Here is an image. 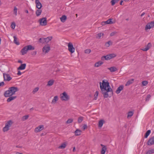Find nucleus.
Instances as JSON below:
<instances>
[{"mask_svg": "<svg viewBox=\"0 0 154 154\" xmlns=\"http://www.w3.org/2000/svg\"><path fill=\"white\" fill-rule=\"evenodd\" d=\"M100 92L103 95L104 98H107L109 97V93L110 95L113 94V91L111 88L109 83L107 81L103 80L102 82L100 83Z\"/></svg>", "mask_w": 154, "mask_h": 154, "instance_id": "obj_1", "label": "nucleus"}, {"mask_svg": "<svg viewBox=\"0 0 154 154\" xmlns=\"http://www.w3.org/2000/svg\"><path fill=\"white\" fill-rule=\"evenodd\" d=\"M116 56V55L114 54H108L106 56H102L101 59L102 60H108Z\"/></svg>", "mask_w": 154, "mask_h": 154, "instance_id": "obj_2", "label": "nucleus"}, {"mask_svg": "<svg viewBox=\"0 0 154 154\" xmlns=\"http://www.w3.org/2000/svg\"><path fill=\"white\" fill-rule=\"evenodd\" d=\"M60 97L61 100L63 101H66L68 100L69 99V96L65 92L60 94Z\"/></svg>", "mask_w": 154, "mask_h": 154, "instance_id": "obj_3", "label": "nucleus"}, {"mask_svg": "<svg viewBox=\"0 0 154 154\" xmlns=\"http://www.w3.org/2000/svg\"><path fill=\"white\" fill-rule=\"evenodd\" d=\"M4 81H10L12 79L10 75L8 73H3Z\"/></svg>", "mask_w": 154, "mask_h": 154, "instance_id": "obj_4", "label": "nucleus"}, {"mask_svg": "<svg viewBox=\"0 0 154 154\" xmlns=\"http://www.w3.org/2000/svg\"><path fill=\"white\" fill-rule=\"evenodd\" d=\"M8 89L12 94H11L12 95L14 94L16 92L19 90L18 88L15 87H10Z\"/></svg>", "mask_w": 154, "mask_h": 154, "instance_id": "obj_5", "label": "nucleus"}, {"mask_svg": "<svg viewBox=\"0 0 154 154\" xmlns=\"http://www.w3.org/2000/svg\"><path fill=\"white\" fill-rule=\"evenodd\" d=\"M40 24L42 26H45L47 25V21L46 17H43L39 20Z\"/></svg>", "mask_w": 154, "mask_h": 154, "instance_id": "obj_6", "label": "nucleus"}, {"mask_svg": "<svg viewBox=\"0 0 154 154\" xmlns=\"http://www.w3.org/2000/svg\"><path fill=\"white\" fill-rule=\"evenodd\" d=\"M154 26V20L148 23L145 27V30L152 28Z\"/></svg>", "mask_w": 154, "mask_h": 154, "instance_id": "obj_7", "label": "nucleus"}, {"mask_svg": "<svg viewBox=\"0 0 154 154\" xmlns=\"http://www.w3.org/2000/svg\"><path fill=\"white\" fill-rule=\"evenodd\" d=\"M68 50L71 53H73L75 50V49L74 48L72 43L69 42L68 44Z\"/></svg>", "mask_w": 154, "mask_h": 154, "instance_id": "obj_8", "label": "nucleus"}, {"mask_svg": "<svg viewBox=\"0 0 154 154\" xmlns=\"http://www.w3.org/2000/svg\"><path fill=\"white\" fill-rule=\"evenodd\" d=\"M147 144L149 146H151L154 144V136L149 138L147 141Z\"/></svg>", "mask_w": 154, "mask_h": 154, "instance_id": "obj_9", "label": "nucleus"}, {"mask_svg": "<svg viewBox=\"0 0 154 154\" xmlns=\"http://www.w3.org/2000/svg\"><path fill=\"white\" fill-rule=\"evenodd\" d=\"M44 128L43 125H40L35 128L34 131L36 133L42 130Z\"/></svg>", "mask_w": 154, "mask_h": 154, "instance_id": "obj_10", "label": "nucleus"}, {"mask_svg": "<svg viewBox=\"0 0 154 154\" xmlns=\"http://www.w3.org/2000/svg\"><path fill=\"white\" fill-rule=\"evenodd\" d=\"M50 50V47L49 45H46L44 46L43 48V51L45 53H48Z\"/></svg>", "mask_w": 154, "mask_h": 154, "instance_id": "obj_11", "label": "nucleus"}, {"mask_svg": "<svg viewBox=\"0 0 154 154\" xmlns=\"http://www.w3.org/2000/svg\"><path fill=\"white\" fill-rule=\"evenodd\" d=\"M35 4H36V8L38 9H41L42 7V4L39 0H35Z\"/></svg>", "mask_w": 154, "mask_h": 154, "instance_id": "obj_12", "label": "nucleus"}, {"mask_svg": "<svg viewBox=\"0 0 154 154\" xmlns=\"http://www.w3.org/2000/svg\"><path fill=\"white\" fill-rule=\"evenodd\" d=\"M112 20V19H109L106 21L102 22L101 24L102 26H104L107 24H112L113 23V22Z\"/></svg>", "mask_w": 154, "mask_h": 154, "instance_id": "obj_13", "label": "nucleus"}, {"mask_svg": "<svg viewBox=\"0 0 154 154\" xmlns=\"http://www.w3.org/2000/svg\"><path fill=\"white\" fill-rule=\"evenodd\" d=\"M11 93L8 89V90L6 91L4 94V96L6 97H9L12 95Z\"/></svg>", "mask_w": 154, "mask_h": 154, "instance_id": "obj_14", "label": "nucleus"}, {"mask_svg": "<svg viewBox=\"0 0 154 154\" xmlns=\"http://www.w3.org/2000/svg\"><path fill=\"white\" fill-rule=\"evenodd\" d=\"M27 48L26 46H25L23 48L21 51V53L22 55H23L27 53L28 50H27Z\"/></svg>", "mask_w": 154, "mask_h": 154, "instance_id": "obj_15", "label": "nucleus"}, {"mask_svg": "<svg viewBox=\"0 0 154 154\" xmlns=\"http://www.w3.org/2000/svg\"><path fill=\"white\" fill-rule=\"evenodd\" d=\"M124 86L123 85H120L117 89L116 92L117 94H119L120 91L123 89Z\"/></svg>", "mask_w": 154, "mask_h": 154, "instance_id": "obj_16", "label": "nucleus"}, {"mask_svg": "<svg viewBox=\"0 0 154 154\" xmlns=\"http://www.w3.org/2000/svg\"><path fill=\"white\" fill-rule=\"evenodd\" d=\"M151 44L150 43H148L147 45L146 46L145 48H143L142 50L144 51H146L148 50L151 47Z\"/></svg>", "mask_w": 154, "mask_h": 154, "instance_id": "obj_17", "label": "nucleus"}, {"mask_svg": "<svg viewBox=\"0 0 154 154\" xmlns=\"http://www.w3.org/2000/svg\"><path fill=\"white\" fill-rule=\"evenodd\" d=\"M26 66V63L22 64L17 69L18 70H23L25 69Z\"/></svg>", "mask_w": 154, "mask_h": 154, "instance_id": "obj_18", "label": "nucleus"}, {"mask_svg": "<svg viewBox=\"0 0 154 154\" xmlns=\"http://www.w3.org/2000/svg\"><path fill=\"white\" fill-rule=\"evenodd\" d=\"M54 81L53 79H51L48 81V84H47V86H51L54 83Z\"/></svg>", "mask_w": 154, "mask_h": 154, "instance_id": "obj_19", "label": "nucleus"}, {"mask_svg": "<svg viewBox=\"0 0 154 154\" xmlns=\"http://www.w3.org/2000/svg\"><path fill=\"white\" fill-rule=\"evenodd\" d=\"M13 123V122L11 120H9L8 121L7 123H6L5 124V126H6L7 127H8V128H9V127H10L11 126V125Z\"/></svg>", "mask_w": 154, "mask_h": 154, "instance_id": "obj_20", "label": "nucleus"}, {"mask_svg": "<svg viewBox=\"0 0 154 154\" xmlns=\"http://www.w3.org/2000/svg\"><path fill=\"white\" fill-rule=\"evenodd\" d=\"M66 146V142L62 143L61 145L58 147V148L60 149H64Z\"/></svg>", "mask_w": 154, "mask_h": 154, "instance_id": "obj_21", "label": "nucleus"}, {"mask_svg": "<svg viewBox=\"0 0 154 154\" xmlns=\"http://www.w3.org/2000/svg\"><path fill=\"white\" fill-rule=\"evenodd\" d=\"M66 15H63L60 18V20L63 23H64L66 20Z\"/></svg>", "mask_w": 154, "mask_h": 154, "instance_id": "obj_22", "label": "nucleus"}, {"mask_svg": "<svg viewBox=\"0 0 154 154\" xmlns=\"http://www.w3.org/2000/svg\"><path fill=\"white\" fill-rule=\"evenodd\" d=\"M58 100V97L57 96H56L54 97L53 99L52 100L51 103L52 104L55 103H56V101Z\"/></svg>", "mask_w": 154, "mask_h": 154, "instance_id": "obj_23", "label": "nucleus"}, {"mask_svg": "<svg viewBox=\"0 0 154 154\" xmlns=\"http://www.w3.org/2000/svg\"><path fill=\"white\" fill-rule=\"evenodd\" d=\"M134 81V79H132L131 80H128L126 83L125 84V86H127L130 85L132 84Z\"/></svg>", "mask_w": 154, "mask_h": 154, "instance_id": "obj_24", "label": "nucleus"}, {"mask_svg": "<svg viewBox=\"0 0 154 154\" xmlns=\"http://www.w3.org/2000/svg\"><path fill=\"white\" fill-rule=\"evenodd\" d=\"M106 146H104L101 149V154H105V152L106 150Z\"/></svg>", "mask_w": 154, "mask_h": 154, "instance_id": "obj_25", "label": "nucleus"}, {"mask_svg": "<svg viewBox=\"0 0 154 154\" xmlns=\"http://www.w3.org/2000/svg\"><path fill=\"white\" fill-rule=\"evenodd\" d=\"M108 69H109L110 72H114L117 70V69L115 67H112L109 68H108Z\"/></svg>", "mask_w": 154, "mask_h": 154, "instance_id": "obj_26", "label": "nucleus"}, {"mask_svg": "<svg viewBox=\"0 0 154 154\" xmlns=\"http://www.w3.org/2000/svg\"><path fill=\"white\" fill-rule=\"evenodd\" d=\"M52 38V36H49L48 37L46 38H45V43H47L49 42L51 40Z\"/></svg>", "mask_w": 154, "mask_h": 154, "instance_id": "obj_27", "label": "nucleus"}, {"mask_svg": "<svg viewBox=\"0 0 154 154\" xmlns=\"http://www.w3.org/2000/svg\"><path fill=\"white\" fill-rule=\"evenodd\" d=\"M17 97L16 96H14V97H9L7 99V102H9L12 100L15 99Z\"/></svg>", "mask_w": 154, "mask_h": 154, "instance_id": "obj_28", "label": "nucleus"}, {"mask_svg": "<svg viewBox=\"0 0 154 154\" xmlns=\"http://www.w3.org/2000/svg\"><path fill=\"white\" fill-rule=\"evenodd\" d=\"M27 48V50H34L35 49V48L33 46H32L31 45H28L27 46H26Z\"/></svg>", "mask_w": 154, "mask_h": 154, "instance_id": "obj_29", "label": "nucleus"}, {"mask_svg": "<svg viewBox=\"0 0 154 154\" xmlns=\"http://www.w3.org/2000/svg\"><path fill=\"white\" fill-rule=\"evenodd\" d=\"M81 131L77 129L75 132V134L76 136H79L81 134Z\"/></svg>", "mask_w": 154, "mask_h": 154, "instance_id": "obj_30", "label": "nucleus"}, {"mask_svg": "<svg viewBox=\"0 0 154 154\" xmlns=\"http://www.w3.org/2000/svg\"><path fill=\"white\" fill-rule=\"evenodd\" d=\"M42 12V10L40 9H38L36 11V14L37 16H39L41 14Z\"/></svg>", "mask_w": 154, "mask_h": 154, "instance_id": "obj_31", "label": "nucleus"}, {"mask_svg": "<svg viewBox=\"0 0 154 154\" xmlns=\"http://www.w3.org/2000/svg\"><path fill=\"white\" fill-rule=\"evenodd\" d=\"M103 63L101 61H99L96 63L94 64V66L95 67H98L101 65L103 64Z\"/></svg>", "mask_w": 154, "mask_h": 154, "instance_id": "obj_32", "label": "nucleus"}, {"mask_svg": "<svg viewBox=\"0 0 154 154\" xmlns=\"http://www.w3.org/2000/svg\"><path fill=\"white\" fill-rule=\"evenodd\" d=\"M104 121L103 120H101L99 122L98 127H101L104 122Z\"/></svg>", "mask_w": 154, "mask_h": 154, "instance_id": "obj_33", "label": "nucleus"}, {"mask_svg": "<svg viewBox=\"0 0 154 154\" xmlns=\"http://www.w3.org/2000/svg\"><path fill=\"white\" fill-rule=\"evenodd\" d=\"M13 37L14 38V43L16 44H17V45H19L20 43H19V42H17V37H16V36H14Z\"/></svg>", "mask_w": 154, "mask_h": 154, "instance_id": "obj_34", "label": "nucleus"}, {"mask_svg": "<svg viewBox=\"0 0 154 154\" xmlns=\"http://www.w3.org/2000/svg\"><path fill=\"white\" fill-rule=\"evenodd\" d=\"M29 117V116L28 115H26L23 116L21 118V120L22 121H24L26 120Z\"/></svg>", "mask_w": 154, "mask_h": 154, "instance_id": "obj_35", "label": "nucleus"}, {"mask_svg": "<svg viewBox=\"0 0 154 154\" xmlns=\"http://www.w3.org/2000/svg\"><path fill=\"white\" fill-rule=\"evenodd\" d=\"M39 42L40 43L44 44L45 43V38H40L39 40Z\"/></svg>", "mask_w": 154, "mask_h": 154, "instance_id": "obj_36", "label": "nucleus"}, {"mask_svg": "<svg viewBox=\"0 0 154 154\" xmlns=\"http://www.w3.org/2000/svg\"><path fill=\"white\" fill-rule=\"evenodd\" d=\"M151 133L150 130H148L145 133V137L146 138Z\"/></svg>", "mask_w": 154, "mask_h": 154, "instance_id": "obj_37", "label": "nucleus"}, {"mask_svg": "<svg viewBox=\"0 0 154 154\" xmlns=\"http://www.w3.org/2000/svg\"><path fill=\"white\" fill-rule=\"evenodd\" d=\"M154 153V149H152L149 150L146 153V154H151Z\"/></svg>", "mask_w": 154, "mask_h": 154, "instance_id": "obj_38", "label": "nucleus"}, {"mask_svg": "<svg viewBox=\"0 0 154 154\" xmlns=\"http://www.w3.org/2000/svg\"><path fill=\"white\" fill-rule=\"evenodd\" d=\"M134 113L132 111H130L128 112V115L127 116V118H128L129 117H131L133 115Z\"/></svg>", "mask_w": 154, "mask_h": 154, "instance_id": "obj_39", "label": "nucleus"}, {"mask_svg": "<svg viewBox=\"0 0 154 154\" xmlns=\"http://www.w3.org/2000/svg\"><path fill=\"white\" fill-rule=\"evenodd\" d=\"M119 0H112L111 1L112 5L113 6L115 5V4L118 2Z\"/></svg>", "mask_w": 154, "mask_h": 154, "instance_id": "obj_40", "label": "nucleus"}, {"mask_svg": "<svg viewBox=\"0 0 154 154\" xmlns=\"http://www.w3.org/2000/svg\"><path fill=\"white\" fill-rule=\"evenodd\" d=\"M112 44V42L111 41H109L106 43L105 45L107 47H109L110 45Z\"/></svg>", "mask_w": 154, "mask_h": 154, "instance_id": "obj_41", "label": "nucleus"}, {"mask_svg": "<svg viewBox=\"0 0 154 154\" xmlns=\"http://www.w3.org/2000/svg\"><path fill=\"white\" fill-rule=\"evenodd\" d=\"M83 119V117H80L79 118L78 120V122L79 123H81Z\"/></svg>", "mask_w": 154, "mask_h": 154, "instance_id": "obj_42", "label": "nucleus"}, {"mask_svg": "<svg viewBox=\"0 0 154 154\" xmlns=\"http://www.w3.org/2000/svg\"><path fill=\"white\" fill-rule=\"evenodd\" d=\"M103 35V34L102 33H99L97 34V36H96L97 38H100Z\"/></svg>", "mask_w": 154, "mask_h": 154, "instance_id": "obj_43", "label": "nucleus"}, {"mask_svg": "<svg viewBox=\"0 0 154 154\" xmlns=\"http://www.w3.org/2000/svg\"><path fill=\"white\" fill-rule=\"evenodd\" d=\"M73 121V120L71 119H69L66 122V123L67 124H69L72 122Z\"/></svg>", "mask_w": 154, "mask_h": 154, "instance_id": "obj_44", "label": "nucleus"}, {"mask_svg": "<svg viewBox=\"0 0 154 154\" xmlns=\"http://www.w3.org/2000/svg\"><path fill=\"white\" fill-rule=\"evenodd\" d=\"M9 128L5 126L4 128H3V131L4 132H5L8 131L9 130Z\"/></svg>", "mask_w": 154, "mask_h": 154, "instance_id": "obj_45", "label": "nucleus"}, {"mask_svg": "<svg viewBox=\"0 0 154 154\" xmlns=\"http://www.w3.org/2000/svg\"><path fill=\"white\" fill-rule=\"evenodd\" d=\"M99 94V92L97 91H96L95 94L94 100H96L97 99V96Z\"/></svg>", "mask_w": 154, "mask_h": 154, "instance_id": "obj_46", "label": "nucleus"}, {"mask_svg": "<svg viewBox=\"0 0 154 154\" xmlns=\"http://www.w3.org/2000/svg\"><path fill=\"white\" fill-rule=\"evenodd\" d=\"M142 83L143 86H146L148 84V82L146 81H144L142 82Z\"/></svg>", "mask_w": 154, "mask_h": 154, "instance_id": "obj_47", "label": "nucleus"}, {"mask_svg": "<svg viewBox=\"0 0 154 154\" xmlns=\"http://www.w3.org/2000/svg\"><path fill=\"white\" fill-rule=\"evenodd\" d=\"M17 8L16 7H15L14 8V14H15L16 15H17Z\"/></svg>", "mask_w": 154, "mask_h": 154, "instance_id": "obj_48", "label": "nucleus"}, {"mask_svg": "<svg viewBox=\"0 0 154 154\" xmlns=\"http://www.w3.org/2000/svg\"><path fill=\"white\" fill-rule=\"evenodd\" d=\"M91 51V50L90 49H87L85 51V53L89 54Z\"/></svg>", "mask_w": 154, "mask_h": 154, "instance_id": "obj_49", "label": "nucleus"}, {"mask_svg": "<svg viewBox=\"0 0 154 154\" xmlns=\"http://www.w3.org/2000/svg\"><path fill=\"white\" fill-rule=\"evenodd\" d=\"M15 26L16 25L15 23L14 22H13L11 25V27L12 29H14Z\"/></svg>", "mask_w": 154, "mask_h": 154, "instance_id": "obj_50", "label": "nucleus"}, {"mask_svg": "<svg viewBox=\"0 0 154 154\" xmlns=\"http://www.w3.org/2000/svg\"><path fill=\"white\" fill-rule=\"evenodd\" d=\"M39 88H35L32 91V93L34 94L35 92H37Z\"/></svg>", "mask_w": 154, "mask_h": 154, "instance_id": "obj_51", "label": "nucleus"}, {"mask_svg": "<svg viewBox=\"0 0 154 154\" xmlns=\"http://www.w3.org/2000/svg\"><path fill=\"white\" fill-rule=\"evenodd\" d=\"M151 97V95L150 94H148L147 95L146 97V101H148L149 100V99Z\"/></svg>", "mask_w": 154, "mask_h": 154, "instance_id": "obj_52", "label": "nucleus"}, {"mask_svg": "<svg viewBox=\"0 0 154 154\" xmlns=\"http://www.w3.org/2000/svg\"><path fill=\"white\" fill-rule=\"evenodd\" d=\"M117 33V32H112L110 34V36H112L114 35L115 34Z\"/></svg>", "mask_w": 154, "mask_h": 154, "instance_id": "obj_53", "label": "nucleus"}, {"mask_svg": "<svg viewBox=\"0 0 154 154\" xmlns=\"http://www.w3.org/2000/svg\"><path fill=\"white\" fill-rule=\"evenodd\" d=\"M36 53L37 51H34L32 53V55L35 56L36 54Z\"/></svg>", "mask_w": 154, "mask_h": 154, "instance_id": "obj_54", "label": "nucleus"}, {"mask_svg": "<svg viewBox=\"0 0 154 154\" xmlns=\"http://www.w3.org/2000/svg\"><path fill=\"white\" fill-rule=\"evenodd\" d=\"M87 128V126L86 125H84L83 126V128L84 130H85V129Z\"/></svg>", "mask_w": 154, "mask_h": 154, "instance_id": "obj_55", "label": "nucleus"}, {"mask_svg": "<svg viewBox=\"0 0 154 154\" xmlns=\"http://www.w3.org/2000/svg\"><path fill=\"white\" fill-rule=\"evenodd\" d=\"M4 82H1L0 83V86H3L4 85Z\"/></svg>", "mask_w": 154, "mask_h": 154, "instance_id": "obj_56", "label": "nucleus"}, {"mask_svg": "<svg viewBox=\"0 0 154 154\" xmlns=\"http://www.w3.org/2000/svg\"><path fill=\"white\" fill-rule=\"evenodd\" d=\"M21 72L20 71H18L17 73V75H21Z\"/></svg>", "mask_w": 154, "mask_h": 154, "instance_id": "obj_57", "label": "nucleus"}, {"mask_svg": "<svg viewBox=\"0 0 154 154\" xmlns=\"http://www.w3.org/2000/svg\"><path fill=\"white\" fill-rule=\"evenodd\" d=\"M18 62L20 63H23V61L21 60H18Z\"/></svg>", "mask_w": 154, "mask_h": 154, "instance_id": "obj_58", "label": "nucleus"}, {"mask_svg": "<svg viewBox=\"0 0 154 154\" xmlns=\"http://www.w3.org/2000/svg\"><path fill=\"white\" fill-rule=\"evenodd\" d=\"M123 2V1L122 0H121L120 2V4L121 5H122V2Z\"/></svg>", "mask_w": 154, "mask_h": 154, "instance_id": "obj_59", "label": "nucleus"}, {"mask_svg": "<svg viewBox=\"0 0 154 154\" xmlns=\"http://www.w3.org/2000/svg\"><path fill=\"white\" fill-rule=\"evenodd\" d=\"M145 14V13L144 12H143L141 15V17H142Z\"/></svg>", "mask_w": 154, "mask_h": 154, "instance_id": "obj_60", "label": "nucleus"}, {"mask_svg": "<svg viewBox=\"0 0 154 154\" xmlns=\"http://www.w3.org/2000/svg\"><path fill=\"white\" fill-rule=\"evenodd\" d=\"M25 12L27 14H28L29 13L28 11L27 10H25Z\"/></svg>", "mask_w": 154, "mask_h": 154, "instance_id": "obj_61", "label": "nucleus"}, {"mask_svg": "<svg viewBox=\"0 0 154 154\" xmlns=\"http://www.w3.org/2000/svg\"><path fill=\"white\" fill-rule=\"evenodd\" d=\"M75 147H74L73 148V152H75Z\"/></svg>", "mask_w": 154, "mask_h": 154, "instance_id": "obj_62", "label": "nucleus"}, {"mask_svg": "<svg viewBox=\"0 0 154 154\" xmlns=\"http://www.w3.org/2000/svg\"><path fill=\"white\" fill-rule=\"evenodd\" d=\"M16 154H23L21 153L17 152Z\"/></svg>", "mask_w": 154, "mask_h": 154, "instance_id": "obj_63", "label": "nucleus"}, {"mask_svg": "<svg viewBox=\"0 0 154 154\" xmlns=\"http://www.w3.org/2000/svg\"><path fill=\"white\" fill-rule=\"evenodd\" d=\"M33 108H31L30 109V110H33Z\"/></svg>", "mask_w": 154, "mask_h": 154, "instance_id": "obj_64", "label": "nucleus"}]
</instances>
